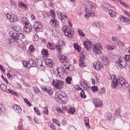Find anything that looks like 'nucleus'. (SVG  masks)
<instances>
[{
	"mask_svg": "<svg viewBox=\"0 0 130 130\" xmlns=\"http://www.w3.org/2000/svg\"><path fill=\"white\" fill-rule=\"evenodd\" d=\"M56 110L58 111H59L60 112H61L62 113H63L64 112V111L62 109H60L59 108H58L56 109Z\"/></svg>",
	"mask_w": 130,
	"mask_h": 130,
	"instance_id": "obj_61",
	"label": "nucleus"
},
{
	"mask_svg": "<svg viewBox=\"0 0 130 130\" xmlns=\"http://www.w3.org/2000/svg\"><path fill=\"white\" fill-rule=\"evenodd\" d=\"M59 68L54 69L53 70V73L57 77H59L60 76L61 73L59 71Z\"/></svg>",
	"mask_w": 130,
	"mask_h": 130,
	"instance_id": "obj_22",
	"label": "nucleus"
},
{
	"mask_svg": "<svg viewBox=\"0 0 130 130\" xmlns=\"http://www.w3.org/2000/svg\"><path fill=\"white\" fill-rule=\"evenodd\" d=\"M87 6V8H88L87 10L89 11L91 10L92 11L94 10L96 7L95 4L91 2H88Z\"/></svg>",
	"mask_w": 130,
	"mask_h": 130,
	"instance_id": "obj_9",
	"label": "nucleus"
},
{
	"mask_svg": "<svg viewBox=\"0 0 130 130\" xmlns=\"http://www.w3.org/2000/svg\"><path fill=\"white\" fill-rule=\"evenodd\" d=\"M6 15L7 18L9 19L10 21L12 22H16L18 20V19L16 15L13 14L11 15L7 13Z\"/></svg>",
	"mask_w": 130,
	"mask_h": 130,
	"instance_id": "obj_6",
	"label": "nucleus"
},
{
	"mask_svg": "<svg viewBox=\"0 0 130 130\" xmlns=\"http://www.w3.org/2000/svg\"><path fill=\"white\" fill-rule=\"evenodd\" d=\"M10 3L12 6H15V3L14 1L12 0H11L10 1Z\"/></svg>",
	"mask_w": 130,
	"mask_h": 130,
	"instance_id": "obj_63",
	"label": "nucleus"
},
{
	"mask_svg": "<svg viewBox=\"0 0 130 130\" xmlns=\"http://www.w3.org/2000/svg\"><path fill=\"white\" fill-rule=\"evenodd\" d=\"M80 84L82 87L86 90H88L89 88V86H88L87 84L84 81L81 82Z\"/></svg>",
	"mask_w": 130,
	"mask_h": 130,
	"instance_id": "obj_21",
	"label": "nucleus"
},
{
	"mask_svg": "<svg viewBox=\"0 0 130 130\" xmlns=\"http://www.w3.org/2000/svg\"><path fill=\"white\" fill-rule=\"evenodd\" d=\"M92 89L93 91H98V88L97 87L93 86L92 87Z\"/></svg>",
	"mask_w": 130,
	"mask_h": 130,
	"instance_id": "obj_62",
	"label": "nucleus"
},
{
	"mask_svg": "<svg viewBox=\"0 0 130 130\" xmlns=\"http://www.w3.org/2000/svg\"><path fill=\"white\" fill-rule=\"evenodd\" d=\"M63 84V83L62 82L59 80H56V81L54 80L52 83V85L57 89H61Z\"/></svg>",
	"mask_w": 130,
	"mask_h": 130,
	"instance_id": "obj_5",
	"label": "nucleus"
},
{
	"mask_svg": "<svg viewBox=\"0 0 130 130\" xmlns=\"http://www.w3.org/2000/svg\"><path fill=\"white\" fill-rule=\"evenodd\" d=\"M22 63L24 66L29 68L34 66V65L35 64L34 60L30 59L29 60L28 63H26V61H24L22 62Z\"/></svg>",
	"mask_w": 130,
	"mask_h": 130,
	"instance_id": "obj_8",
	"label": "nucleus"
},
{
	"mask_svg": "<svg viewBox=\"0 0 130 130\" xmlns=\"http://www.w3.org/2000/svg\"><path fill=\"white\" fill-rule=\"evenodd\" d=\"M34 110L37 115L39 116H40L41 114L39 111H38V109L36 108V107H34Z\"/></svg>",
	"mask_w": 130,
	"mask_h": 130,
	"instance_id": "obj_54",
	"label": "nucleus"
},
{
	"mask_svg": "<svg viewBox=\"0 0 130 130\" xmlns=\"http://www.w3.org/2000/svg\"><path fill=\"white\" fill-rule=\"evenodd\" d=\"M47 47L51 49H54L53 45L50 43V42H48L47 45Z\"/></svg>",
	"mask_w": 130,
	"mask_h": 130,
	"instance_id": "obj_45",
	"label": "nucleus"
},
{
	"mask_svg": "<svg viewBox=\"0 0 130 130\" xmlns=\"http://www.w3.org/2000/svg\"><path fill=\"white\" fill-rule=\"evenodd\" d=\"M35 49L34 47L31 45H30L29 46V51L31 52H33L35 51Z\"/></svg>",
	"mask_w": 130,
	"mask_h": 130,
	"instance_id": "obj_51",
	"label": "nucleus"
},
{
	"mask_svg": "<svg viewBox=\"0 0 130 130\" xmlns=\"http://www.w3.org/2000/svg\"><path fill=\"white\" fill-rule=\"evenodd\" d=\"M63 68H65L67 70H69L70 71H72L74 69V67L73 66L70 65L69 66L68 65H64Z\"/></svg>",
	"mask_w": 130,
	"mask_h": 130,
	"instance_id": "obj_28",
	"label": "nucleus"
},
{
	"mask_svg": "<svg viewBox=\"0 0 130 130\" xmlns=\"http://www.w3.org/2000/svg\"><path fill=\"white\" fill-rule=\"evenodd\" d=\"M101 61L105 65H107L109 64V59L106 56L103 57L101 59Z\"/></svg>",
	"mask_w": 130,
	"mask_h": 130,
	"instance_id": "obj_15",
	"label": "nucleus"
},
{
	"mask_svg": "<svg viewBox=\"0 0 130 130\" xmlns=\"http://www.w3.org/2000/svg\"><path fill=\"white\" fill-rule=\"evenodd\" d=\"M75 111V109L73 107H70L69 109V112L71 114L74 113Z\"/></svg>",
	"mask_w": 130,
	"mask_h": 130,
	"instance_id": "obj_49",
	"label": "nucleus"
},
{
	"mask_svg": "<svg viewBox=\"0 0 130 130\" xmlns=\"http://www.w3.org/2000/svg\"><path fill=\"white\" fill-rule=\"evenodd\" d=\"M84 58L83 57H80L79 61V65L80 67H85V65L84 62Z\"/></svg>",
	"mask_w": 130,
	"mask_h": 130,
	"instance_id": "obj_19",
	"label": "nucleus"
},
{
	"mask_svg": "<svg viewBox=\"0 0 130 130\" xmlns=\"http://www.w3.org/2000/svg\"><path fill=\"white\" fill-rule=\"evenodd\" d=\"M93 66L95 69L99 71L101 68L103 67V66L101 62L98 61L94 63Z\"/></svg>",
	"mask_w": 130,
	"mask_h": 130,
	"instance_id": "obj_11",
	"label": "nucleus"
},
{
	"mask_svg": "<svg viewBox=\"0 0 130 130\" xmlns=\"http://www.w3.org/2000/svg\"><path fill=\"white\" fill-rule=\"evenodd\" d=\"M42 15L44 18H46L48 17H49L50 15L49 14V12H43L42 13Z\"/></svg>",
	"mask_w": 130,
	"mask_h": 130,
	"instance_id": "obj_50",
	"label": "nucleus"
},
{
	"mask_svg": "<svg viewBox=\"0 0 130 130\" xmlns=\"http://www.w3.org/2000/svg\"><path fill=\"white\" fill-rule=\"evenodd\" d=\"M94 46L93 47H97L98 48H100L101 49H102V47L101 46V45L100 43L98 42H97L93 45Z\"/></svg>",
	"mask_w": 130,
	"mask_h": 130,
	"instance_id": "obj_41",
	"label": "nucleus"
},
{
	"mask_svg": "<svg viewBox=\"0 0 130 130\" xmlns=\"http://www.w3.org/2000/svg\"><path fill=\"white\" fill-rule=\"evenodd\" d=\"M33 90L35 94L38 93L40 92L39 89L37 87H34V88Z\"/></svg>",
	"mask_w": 130,
	"mask_h": 130,
	"instance_id": "obj_47",
	"label": "nucleus"
},
{
	"mask_svg": "<svg viewBox=\"0 0 130 130\" xmlns=\"http://www.w3.org/2000/svg\"><path fill=\"white\" fill-rule=\"evenodd\" d=\"M41 52L43 55L46 56L48 55V52L46 49H42L41 50Z\"/></svg>",
	"mask_w": 130,
	"mask_h": 130,
	"instance_id": "obj_37",
	"label": "nucleus"
},
{
	"mask_svg": "<svg viewBox=\"0 0 130 130\" xmlns=\"http://www.w3.org/2000/svg\"><path fill=\"white\" fill-rule=\"evenodd\" d=\"M63 18H64L66 20L67 22L68 23V25L69 26H72V25L71 24V23L69 21V19L67 17L66 15H63Z\"/></svg>",
	"mask_w": 130,
	"mask_h": 130,
	"instance_id": "obj_36",
	"label": "nucleus"
},
{
	"mask_svg": "<svg viewBox=\"0 0 130 130\" xmlns=\"http://www.w3.org/2000/svg\"><path fill=\"white\" fill-rule=\"evenodd\" d=\"M58 15L59 17V18L60 19H62V18H63V16L61 12H60L59 14H58Z\"/></svg>",
	"mask_w": 130,
	"mask_h": 130,
	"instance_id": "obj_60",
	"label": "nucleus"
},
{
	"mask_svg": "<svg viewBox=\"0 0 130 130\" xmlns=\"http://www.w3.org/2000/svg\"><path fill=\"white\" fill-rule=\"evenodd\" d=\"M112 40L115 43H116L117 44L119 45L120 41L115 37L113 36L112 38Z\"/></svg>",
	"mask_w": 130,
	"mask_h": 130,
	"instance_id": "obj_33",
	"label": "nucleus"
},
{
	"mask_svg": "<svg viewBox=\"0 0 130 130\" xmlns=\"http://www.w3.org/2000/svg\"><path fill=\"white\" fill-rule=\"evenodd\" d=\"M9 33L13 41L16 43H17L19 40H22L24 38V35L20 33L14 32L13 31H11L9 32Z\"/></svg>",
	"mask_w": 130,
	"mask_h": 130,
	"instance_id": "obj_1",
	"label": "nucleus"
},
{
	"mask_svg": "<svg viewBox=\"0 0 130 130\" xmlns=\"http://www.w3.org/2000/svg\"><path fill=\"white\" fill-rule=\"evenodd\" d=\"M12 28H13L14 30L17 32H20L21 30L20 26L17 25H14V27Z\"/></svg>",
	"mask_w": 130,
	"mask_h": 130,
	"instance_id": "obj_34",
	"label": "nucleus"
},
{
	"mask_svg": "<svg viewBox=\"0 0 130 130\" xmlns=\"http://www.w3.org/2000/svg\"><path fill=\"white\" fill-rule=\"evenodd\" d=\"M72 78L70 77H67L66 79V82L67 84H71V81L72 80Z\"/></svg>",
	"mask_w": 130,
	"mask_h": 130,
	"instance_id": "obj_44",
	"label": "nucleus"
},
{
	"mask_svg": "<svg viewBox=\"0 0 130 130\" xmlns=\"http://www.w3.org/2000/svg\"><path fill=\"white\" fill-rule=\"evenodd\" d=\"M93 51L95 54L99 55L101 54V49L100 48H98L97 47H93Z\"/></svg>",
	"mask_w": 130,
	"mask_h": 130,
	"instance_id": "obj_18",
	"label": "nucleus"
},
{
	"mask_svg": "<svg viewBox=\"0 0 130 130\" xmlns=\"http://www.w3.org/2000/svg\"><path fill=\"white\" fill-rule=\"evenodd\" d=\"M50 32L55 37H58L59 35V33L58 32V31L55 30H50Z\"/></svg>",
	"mask_w": 130,
	"mask_h": 130,
	"instance_id": "obj_20",
	"label": "nucleus"
},
{
	"mask_svg": "<svg viewBox=\"0 0 130 130\" xmlns=\"http://www.w3.org/2000/svg\"><path fill=\"white\" fill-rule=\"evenodd\" d=\"M1 88L4 91H5L7 89V86L5 85L1 84L0 86Z\"/></svg>",
	"mask_w": 130,
	"mask_h": 130,
	"instance_id": "obj_38",
	"label": "nucleus"
},
{
	"mask_svg": "<svg viewBox=\"0 0 130 130\" xmlns=\"http://www.w3.org/2000/svg\"><path fill=\"white\" fill-rule=\"evenodd\" d=\"M119 19L120 21L127 24H130V20L128 18H126L123 15H120Z\"/></svg>",
	"mask_w": 130,
	"mask_h": 130,
	"instance_id": "obj_12",
	"label": "nucleus"
},
{
	"mask_svg": "<svg viewBox=\"0 0 130 130\" xmlns=\"http://www.w3.org/2000/svg\"><path fill=\"white\" fill-rule=\"evenodd\" d=\"M85 47L87 50L91 51L92 48V44H90L89 45H85Z\"/></svg>",
	"mask_w": 130,
	"mask_h": 130,
	"instance_id": "obj_39",
	"label": "nucleus"
},
{
	"mask_svg": "<svg viewBox=\"0 0 130 130\" xmlns=\"http://www.w3.org/2000/svg\"><path fill=\"white\" fill-rule=\"evenodd\" d=\"M118 80L116 78L115 80H112L111 81V86L113 88L116 87L118 84Z\"/></svg>",
	"mask_w": 130,
	"mask_h": 130,
	"instance_id": "obj_25",
	"label": "nucleus"
},
{
	"mask_svg": "<svg viewBox=\"0 0 130 130\" xmlns=\"http://www.w3.org/2000/svg\"><path fill=\"white\" fill-rule=\"evenodd\" d=\"M24 102L26 103L28 105V106H30L31 105V104L30 103L29 101L26 98L24 99Z\"/></svg>",
	"mask_w": 130,
	"mask_h": 130,
	"instance_id": "obj_57",
	"label": "nucleus"
},
{
	"mask_svg": "<svg viewBox=\"0 0 130 130\" xmlns=\"http://www.w3.org/2000/svg\"><path fill=\"white\" fill-rule=\"evenodd\" d=\"M32 28V26L31 24L29 23L25 25V26L23 28V30L26 32H29L31 31Z\"/></svg>",
	"mask_w": 130,
	"mask_h": 130,
	"instance_id": "obj_14",
	"label": "nucleus"
},
{
	"mask_svg": "<svg viewBox=\"0 0 130 130\" xmlns=\"http://www.w3.org/2000/svg\"><path fill=\"white\" fill-rule=\"evenodd\" d=\"M43 113L45 115H47L48 114V110L47 108L46 107H44L43 110Z\"/></svg>",
	"mask_w": 130,
	"mask_h": 130,
	"instance_id": "obj_55",
	"label": "nucleus"
},
{
	"mask_svg": "<svg viewBox=\"0 0 130 130\" xmlns=\"http://www.w3.org/2000/svg\"><path fill=\"white\" fill-rule=\"evenodd\" d=\"M66 98L64 93L62 92H60L58 93V94H57L56 97V100L58 103L64 104Z\"/></svg>",
	"mask_w": 130,
	"mask_h": 130,
	"instance_id": "obj_3",
	"label": "nucleus"
},
{
	"mask_svg": "<svg viewBox=\"0 0 130 130\" xmlns=\"http://www.w3.org/2000/svg\"><path fill=\"white\" fill-rule=\"evenodd\" d=\"M49 16H51L52 18V20H53L55 18V15L54 12L53 10L51 9L49 12Z\"/></svg>",
	"mask_w": 130,
	"mask_h": 130,
	"instance_id": "obj_32",
	"label": "nucleus"
},
{
	"mask_svg": "<svg viewBox=\"0 0 130 130\" xmlns=\"http://www.w3.org/2000/svg\"><path fill=\"white\" fill-rule=\"evenodd\" d=\"M21 21L25 25L29 23V21L28 19L25 17H22L21 19Z\"/></svg>",
	"mask_w": 130,
	"mask_h": 130,
	"instance_id": "obj_27",
	"label": "nucleus"
},
{
	"mask_svg": "<svg viewBox=\"0 0 130 130\" xmlns=\"http://www.w3.org/2000/svg\"><path fill=\"white\" fill-rule=\"evenodd\" d=\"M46 63L47 66L51 67L53 65L52 60L50 59H46Z\"/></svg>",
	"mask_w": 130,
	"mask_h": 130,
	"instance_id": "obj_26",
	"label": "nucleus"
},
{
	"mask_svg": "<svg viewBox=\"0 0 130 130\" xmlns=\"http://www.w3.org/2000/svg\"><path fill=\"white\" fill-rule=\"evenodd\" d=\"M56 50L59 53H60L61 51V46L59 45V44H58V46H57V44H56Z\"/></svg>",
	"mask_w": 130,
	"mask_h": 130,
	"instance_id": "obj_52",
	"label": "nucleus"
},
{
	"mask_svg": "<svg viewBox=\"0 0 130 130\" xmlns=\"http://www.w3.org/2000/svg\"><path fill=\"white\" fill-rule=\"evenodd\" d=\"M0 109L2 112L4 113H5L6 112L5 109L4 107V106L2 104H1L0 106Z\"/></svg>",
	"mask_w": 130,
	"mask_h": 130,
	"instance_id": "obj_46",
	"label": "nucleus"
},
{
	"mask_svg": "<svg viewBox=\"0 0 130 130\" xmlns=\"http://www.w3.org/2000/svg\"><path fill=\"white\" fill-rule=\"evenodd\" d=\"M115 64L117 66V68L119 70H121V68L122 67L121 66L120 63H119L117 62Z\"/></svg>",
	"mask_w": 130,
	"mask_h": 130,
	"instance_id": "obj_59",
	"label": "nucleus"
},
{
	"mask_svg": "<svg viewBox=\"0 0 130 130\" xmlns=\"http://www.w3.org/2000/svg\"><path fill=\"white\" fill-rule=\"evenodd\" d=\"M51 22H52V25L53 27H57L58 26V23L57 21L55 20L51 19Z\"/></svg>",
	"mask_w": 130,
	"mask_h": 130,
	"instance_id": "obj_31",
	"label": "nucleus"
},
{
	"mask_svg": "<svg viewBox=\"0 0 130 130\" xmlns=\"http://www.w3.org/2000/svg\"><path fill=\"white\" fill-rule=\"evenodd\" d=\"M92 102L95 105L96 107H100L102 106L103 104L102 102L98 98H94L92 100Z\"/></svg>",
	"mask_w": 130,
	"mask_h": 130,
	"instance_id": "obj_7",
	"label": "nucleus"
},
{
	"mask_svg": "<svg viewBox=\"0 0 130 130\" xmlns=\"http://www.w3.org/2000/svg\"><path fill=\"white\" fill-rule=\"evenodd\" d=\"M18 3V6L19 7L26 8L27 7L26 5L22 2L19 1Z\"/></svg>",
	"mask_w": 130,
	"mask_h": 130,
	"instance_id": "obj_29",
	"label": "nucleus"
},
{
	"mask_svg": "<svg viewBox=\"0 0 130 130\" xmlns=\"http://www.w3.org/2000/svg\"><path fill=\"white\" fill-rule=\"evenodd\" d=\"M33 26L35 31L36 32L38 31L42 28V25L40 23L36 21L34 23Z\"/></svg>",
	"mask_w": 130,
	"mask_h": 130,
	"instance_id": "obj_10",
	"label": "nucleus"
},
{
	"mask_svg": "<svg viewBox=\"0 0 130 130\" xmlns=\"http://www.w3.org/2000/svg\"><path fill=\"white\" fill-rule=\"evenodd\" d=\"M78 31L79 36L83 37L85 36V35L84 32H82V30L81 29L78 30Z\"/></svg>",
	"mask_w": 130,
	"mask_h": 130,
	"instance_id": "obj_43",
	"label": "nucleus"
},
{
	"mask_svg": "<svg viewBox=\"0 0 130 130\" xmlns=\"http://www.w3.org/2000/svg\"><path fill=\"white\" fill-rule=\"evenodd\" d=\"M84 119L85 121V126L87 128V129H88V128L89 127V119L87 117H84Z\"/></svg>",
	"mask_w": 130,
	"mask_h": 130,
	"instance_id": "obj_24",
	"label": "nucleus"
},
{
	"mask_svg": "<svg viewBox=\"0 0 130 130\" xmlns=\"http://www.w3.org/2000/svg\"><path fill=\"white\" fill-rule=\"evenodd\" d=\"M12 107L14 110L17 112L20 113L21 111V109L20 106L16 104L13 105Z\"/></svg>",
	"mask_w": 130,
	"mask_h": 130,
	"instance_id": "obj_16",
	"label": "nucleus"
},
{
	"mask_svg": "<svg viewBox=\"0 0 130 130\" xmlns=\"http://www.w3.org/2000/svg\"><path fill=\"white\" fill-rule=\"evenodd\" d=\"M84 44L85 46L89 45L90 44H92L91 42L88 40H87L86 41H85Z\"/></svg>",
	"mask_w": 130,
	"mask_h": 130,
	"instance_id": "obj_48",
	"label": "nucleus"
},
{
	"mask_svg": "<svg viewBox=\"0 0 130 130\" xmlns=\"http://www.w3.org/2000/svg\"><path fill=\"white\" fill-rule=\"evenodd\" d=\"M62 30L65 35L69 38L72 37L74 33V30L72 27H69L66 25L63 27Z\"/></svg>",
	"mask_w": 130,
	"mask_h": 130,
	"instance_id": "obj_2",
	"label": "nucleus"
},
{
	"mask_svg": "<svg viewBox=\"0 0 130 130\" xmlns=\"http://www.w3.org/2000/svg\"><path fill=\"white\" fill-rule=\"evenodd\" d=\"M58 58L60 61L62 63H66L67 62V57L64 55H58Z\"/></svg>",
	"mask_w": 130,
	"mask_h": 130,
	"instance_id": "obj_13",
	"label": "nucleus"
},
{
	"mask_svg": "<svg viewBox=\"0 0 130 130\" xmlns=\"http://www.w3.org/2000/svg\"><path fill=\"white\" fill-rule=\"evenodd\" d=\"M0 70L3 72H5V69L3 68V66L1 64H0Z\"/></svg>",
	"mask_w": 130,
	"mask_h": 130,
	"instance_id": "obj_64",
	"label": "nucleus"
},
{
	"mask_svg": "<svg viewBox=\"0 0 130 130\" xmlns=\"http://www.w3.org/2000/svg\"><path fill=\"white\" fill-rule=\"evenodd\" d=\"M125 81V79L123 78L122 77H120L118 79L119 83V84L120 83L121 85H123Z\"/></svg>",
	"mask_w": 130,
	"mask_h": 130,
	"instance_id": "obj_30",
	"label": "nucleus"
},
{
	"mask_svg": "<svg viewBox=\"0 0 130 130\" xmlns=\"http://www.w3.org/2000/svg\"><path fill=\"white\" fill-rule=\"evenodd\" d=\"M45 91L48 94L50 95H52L53 93V91L51 89V88L48 86H46V89L45 90Z\"/></svg>",
	"mask_w": 130,
	"mask_h": 130,
	"instance_id": "obj_23",
	"label": "nucleus"
},
{
	"mask_svg": "<svg viewBox=\"0 0 130 130\" xmlns=\"http://www.w3.org/2000/svg\"><path fill=\"white\" fill-rule=\"evenodd\" d=\"M105 88H102V89H101L100 90L99 93L100 94L102 95L105 93Z\"/></svg>",
	"mask_w": 130,
	"mask_h": 130,
	"instance_id": "obj_58",
	"label": "nucleus"
},
{
	"mask_svg": "<svg viewBox=\"0 0 130 130\" xmlns=\"http://www.w3.org/2000/svg\"><path fill=\"white\" fill-rule=\"evenodd\" d=\"M118 1L120 3V4H121L123 6L125 7H128L127 4L124 2L122 1L121 0H118Z\"/></svg>",
	"mask_w": 130,
	"mask_h": 130,
	"instance_id": "obj_42",
	"label": "nucleus"
},
{
	"mask_svg": "<svg viewBox=\"0 0 130 130\" xmlns=\"http://www.w3.org/2000/svg\"><path fill=\"white\" fill-rule=\"evenodd\" d=\"M110 16L111 17H114L116 15V12L114 10H112L111 9L108 10Z\"/></svg>",
	"mask_w": 130,
	"mask_h": 130,
	"instance_id": "obj_35",
	"label": "nucleus"
},
{
	"mask_svg": "<svg viewBox=\"0 0 130 130\" xmlns=\"http://www.w3.org/2000/svg\"><path fill=\"white\" fill-rule=\"evenodd\" d=\"M130 57L129 55H125V57L123 58H120L118 61L122 68H125L127 65V62H129V59Z\"/></svg>",
	"mask_w": 130,
	"mask_h": 130,
	"instance_id": "obj_4",
	"label": "nucleus"
},
{
	"mask_svg": "<svg viewBox=\"0 0 130 130\" xmlns=\"http://www.w3.org/2000/svg\"><path fill=\"white\" fill-rule=\"evenodd\" d=\"M7 92H9V93L12 94L13 95H16L17 94L16 93L14 90H12L11 89H9L8 90Z\"/></svg>",
	"mask_w": 130,
	"mask_h": 130,
	"instance_id": "obj_40",
	"label": "nucleus"
},
{
	"mask_svg": "<svg viewBox=\"0 0 130 130\" xmlns=\"http://www.w3.org/2000/svg\"><path fill=\"white\" fill-rule=\"evenodd\" d=\"M81 96L84 99H85L86 98V95L85 94L84 92L83 91H82L80 92V93Z\"/></svg>",
	"mask_w": 130,
	"mask_h": 130,
	"instance_id": "obj_56",
	"label": "nucleus"
},
{
	"mask_svg": "<svg viewBox=\"0 0 130 130\" xmlns=\"http://www.w3.org/2000/svg\"><path fill=\"white\" fill-rule=\"evenodd\" d=\"M86 13L85 14V18L88 19L90 17L91 15L93 13V14H94L93 12H92V11H90L87 10V9H86Z\"/></svg>",
	"mask_w": 130,
	"mask_h": 130,
	"instance_id": "obj_17",
	"label": "nucleus"
},
{
	"mask_svg": "<svg viewBox=\"0 0 130 130\" xmlns=\"http://www.w3.org/2000/svg\"><path fill=\"white\" fill-rule=\"evenodd\" d=\"M106 48L107 49L111 50L114 49V46H111L110 45H108L106 46Z\"/></svg>",
	"mask_w": 130,
	"mask_h": 130,
	"instance_id": "obj_53",
	"label": "nucleus"
}]
</instances>
